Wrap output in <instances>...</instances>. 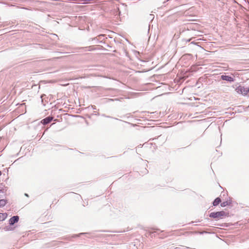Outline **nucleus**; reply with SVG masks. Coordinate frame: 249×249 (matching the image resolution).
<instances>
[{"label":"nucleus","instance_id":"f257e3e1","mask_svg":"<svg viewBox=\"0 0 249 249\" xmlns=\"http://www.w3.org/2000/svg\"><path fill=\"white\" fill-rule=\"evenodd\" d=\"M227 214L226 212L223 211L212 212L209 214V217L211 218H214L215 219H222L223 217L226 216Z\"/></svg>","mask_w":249,"mask_h":249},{"label":"nucleus","instance_id":"f03ea898","mask_svg":"<svg viewBox=\"0 0 249 249\" xmlns=\"http://www.w3.org/2000/svg\"><path fill=\"white\" fill-rule=\"evenodd\" d=\"M235 91L239 94H241L244 96L248 94L249 92V88L244 87L241 86H239L235 89Z\"/></svg>","mask_w":249,"mask_h":249},{"label":"nucleus","instance_id":"7ed1b4c3","mask_svg":"<svg viewBox=\"0 0 249 249\" xmlns=\"http://www.w3.org/2000/svg\"><path fill=\"white\" fill-rule=\"evenodd\" d=\"M121 7L119 6H116L114 9L111 11V14L113 15L116 19L120 18L121 16Z\"/></svg>","mask_w":249,"mask_h":249},{"label":"nucleus","instance_id":"20e7f679","mask_svg":"<svg viewBox=\"0 0 249 249\" xmlns=\"http://www.w3.org/2000/svg\"><path fill=\"white\" fill-rule=\"evenodd\" d=\"M220 79L223 81H226L230 83L233 82L235 79L233 77L227 75L226 74H223L220 76Z\"/></svg>","mask_w":249,"mask_h":249},{"label":"nucleus","instance_id":"39448f33","mask_svg":"<svg viewBox=\"0 0 249 249\" xmlns=\"http://www.w3.org/2000/svg\"><path fill=\"white\" fill-rule=\"evenodd\" d=\"M19 220V216L18 215H15L12 216L10 218L9 220V224L10 225H13L14 224L17 223Z\"/></svg>","mask_w":249,"mask_h":249},{"label":"nucleus","instance_id":"423d86ee","mask_svg":"<svg viewBox=\"0 0 249 249\" xmlns=\"http://www.w3.org/2000/svg\"><path fill=\"white\" fill-rule=\"evenodd\" d=\"M105 35L103 34H100L98 36L95 37L94 38H91L92 40H94L95 43H101L102 41L104 39Z\"/></svg>","mask_w":249,"mask_h":249},{"label":"nucleus","instance_id":"0eeeda50","mask_svg":"<svg viewBox=\"0 0 249 249\" xmlns=\"http://www.w3.org/2000/svg\"><path fill=\"white\" fill-rule=\"evenodd\" d=\"M53 119V117L51 116H48L45 118L41 120V123L43 125H46L52 122Z\"/></svg>","mask_w":249,"mask_h":249},{"label":"nucleus","instance_id":"6e6552de","mask_svg":"<svg viewBox=\"0 0 249 249\" xmlns=\"http://www.w3.org/2000/svg\"><path fill=\"white\" fill-rule=\"evenodd\" d=\"M231 203L232 201L231 199H230L229 200L223 201L221 203L220 205L222 207H224L228 205H230L231 204Z\"/></svg>","mask_w":249,"mask_h":249},{"label":"nucleus","instance_id":"1a4fd4ad","mask_svg":"<svg viewBox=\"0 0 249 249\" xmlns=\"http://www.w3.org/2000/svg\"><path fill=\"white\" fill-rule=\"evenodd\" d=\"M221 200L220 197H216L213 201V205L214 206H217L220 202Z\"/></svg>","mask_w":249,"mask_h":249},{"label":"nucleus","instance_id":"9d476101","mask_svg":"<svg viewBox=\"0 0 249 249\" xmlns=\"http://www.w3.org/2000/svg\"><path fill=\"white\" fill-rule=\"evenodd\" d=\"M7 203L6 199H0V208L4 207Z\"/></svg>","mask_w":249,"mask_h":249},{"label":"nucleus","instance_id":"9b49d317","mask_svg":"<svg viewBox=\"0 0 249 249\" xmlns=\"http://www.w3.org/2000/svg\"><path fill=\"white\" fill-rule=\"evenodd\" d=\"M7 217V214L6 213H0V221L4 220Z\"/></svg>","mask_w":249,"mask_h":249},{"label":"nucleus","instance_id":"f8f14e48","mask_svg":"<svg viewBox=\"0 0 249 249\" xmlns=\"http://www.w3.org/2000/svg\"><path fill=\"white\" fill-rule=\"evenodd\" d=\"M81 49H85L86 51H93V50H95V48L93 46H89V47H85V48H82Z\"/></svg>","mask_w":249,"mask_h":249},{"label":"nucleus","instance_id":"ddd939ff","mask_svg":"<svg viewBox=\"0 0 249 249\" xmlns=\"http://www.w3.org/2000/svg\"><path fill=\"white\" fill-rule=\"evenodd\" d=\"M4 230L5 231H11L12 230V228H11L10 226H6L5 228H4Z\"/></svg>","mask_w":249,"mask_h":249},{"label":"nucleus","instance_id":"4468645a","mask_svg":"<svg viewBox=\"0 0 249 249\" xmlns=\"http://www.w3.org/2000/svg\"><path fill=\"white\" fill-rule=\"evenodd\" d=\"M82 1L83 2H81V3H82V4H88L90 1L89 0H82Z\"/></svg>","mask_w":249,"mask_h":249},{"label":"nucleus","instance_id":"2eb2a0df","mask_svg":"<svg viewBox=\"0 0 249 249\" xmlns=\"http://www.w3.org/2000/svg\"><path fill=\"white\" fill-rule=\"evenodd\" d=\"M46 96V95L45 94H43L41 96V101H42V103L44 105H45V104H44V97Z\"/></svg>","mask_w":249,"mask_h":249},{"label":"nucleus","instance_id":"dca6fc26","mask_svg":"<svg viewBox=\"0 0 249 249\" xmlns=\"http://www.w3.org/2000/svg\"><path fill=\"white\" fill-rule=\"evenodd\" d=\"M102 116H104V117H107V118H113V119H116V120H118V119H117V118H113V117H110L109 116L106 115L105 114H102Z\"/></svg>","mask_w":249,"mask_h":249},{"label":"nucleus","instance_id":"f3484780","mask_svg":"<svg viewBox=\"0 0 249 249\" xmlns=\"http://www.w3.org/2000/svg\"><path fill=\"white\" fill-rule=\"evenodd\" d=\"M160 231V230L159 229H156L155 231H154V232H152V234L154 233V232L157 233L159 234V232ZM160 232H162V231H160Z\"/></svg>","mask_w":249,"mask_h":249},{"label":"nucleus","instance_id":"a211bd4d","mask_svg":"<svg viewBox=\"0 0 249 249\" xmlns=\"http://www.w3.org/2000/svg\"><path fill=\"white\" fill-rule=\"evenodd\" d=\"M88 233H86V232H83V233H80L79 235H82V234H87Z\"/></svg>","mask_w":249,"mask_h":249},{"label":"nucleus","instance_id":"6ab92c4d","mask_svg":"<svg viewBox=\"0 0 249 249\" xmlns=\"http://www.w3.org/2000/svg\"><path fill=\"white\" fill-rule=\"evenodd\" d=\"M25 196H28V195L27 194H25Z\"/></svg>","mask_w":249,"mask_h":249},{"label":"nucleus","instance_id":"aec40b11","mask_svg":"<svg viewBox=\"0 0 249 249\" xmlns=\"http://www.w3.org/2000/svg\"><path fill=\"white\" fill-rule=\"evenodd\" d=\"M77 236H79V235H74L73 237H77Z\"/></svg>","mask_w":249,"mask_h":249},{"label":"nucleus","instance_id":"412c9836","mask_svg":"<svg viewBox=\"0 0 249 249\" xmlns=\"http://www.w3.org/2000/svg\"><path fill=\"white\" fill-rule=\"evenodd\" d=\"M3 192L1 189H0V193Z\"/></svg>","mask_w":249,"mask_h":249},{"label":"nucleus","instance_id":"4be33fe9","mask_svg":"<svg viewBox=\"0 0 249 249\" xmlns=\"http://www.w3.org/2000/svg\"><path fill=\"white\" fill-rule=\"evenodd\" d=\"M1 172L0 171V176H1Z\"/></svg>","mask_w":249,"mask_h":249},{"label":"nucleus","instance_id":"5701e85b","mask_svg":"<svg viewBox=\"0 0 249 249\" xmlns=\"http://www.w3.org/2000/svg\"><path fill=\"white\" fill-rule=\"evenodd\" d=\"M122 7H123L124 6V4H122Z\"/></svg>","mask_w":249,"mask_h":249}]
</instances>
